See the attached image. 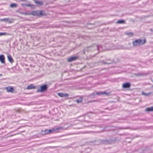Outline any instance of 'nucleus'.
<instances>
[{"label":"nucleus","mask_w":153,"mask_h":153,"mask_svg":"<svg viewBox=\"0 0 153 153\" xmlns=\"http://www.w3.org/2000/svg\"><path fill=\"white\" fill-rule=\"evenodd\" d=\"M35 2L36 4H39V5H42L43 4V2H42V1H35Z\"/></svg>","instance_id":"obj_16"},{"label":"nucleus","mask_w":153,"mask_h":153,"mask_svg":"<svg viewBox=\"0 0 153 153\" xmlns=\"http://www.w3.org/2000/svg\"><path fill=\"white\" fill-rule=\"evenodd\" d=\"M58 95L61 97H67L68 96V94L66 93L63 94L62 93H58Z\"/></svg>","instance_id":"obj_10"},{"label":"nucleus","mask_w":153,"mask_h":153,"mask_svg":"<svg viewBox=\"0 0 153 153\" xmlns=\"http://www.w3.org/2000/svg\"><path fill=\"white\" fill-rule=\"evenodd\" d=\"M38 16H42L43 15V12L42 10L38 11Z\"/></svg>","instance_id":"obj_17"},{"label":"nucleus","mask_w":153,"mask_h":153,"mask_svg":"<svg viewBox=\"0 0 153 153\" xmlns=\"http://www.w3.org/2000/svg\"><path fill=\"white\" fill-rule=\"evenodd\" d=\"M17 6V4L15 3H12L10 5V7L12 8L15 7H16Z\"/></svg>","instance_id":"obj_18"},{"label":"nucleus","mask_w":153,"mask_h":153,"mask_svg":"<svg viewBox=\"0 0 153 153\" xmlns=\"http://www.w3.org/2000/svg\"><path fill=\"white\" fill-rule=\"evenodd\" d=\"M142 94L146 96H148L150 94V93H145L144 92H142Z\"/></svg>","instance_id":"obj_22"},{"label":"nucleus","mask_w":153,"mask_h":153,"mask_svg":"<svg viewBox=\"0 0 153 153\" xmlns=\"http://www.w3.org/2000/svg\"><path fill=\"white\" fill-rule=\"evenodd\" d=\"M130 86V84L129 83H126L123 84V87L124 88H129Z\"/></svg>","instance_id":"obj_7"},{"label":"nucleus","mask_w":153,"mask_h":153,"mask_svg":"<svg viewBox=\"0 0 153 153\" xmlns=\"http://www.w3.org/2000/svg\"><path fill=\"white\" fill-rule=\"evenodd\" d=\"M146 43V40H142L140 39H137L134 41L132 43L133 45L134 46H140L143 45Z\"/></svg>","instance_id":"obj_1"},{"label":"nucleus","mask_w":153,"mask_h":153,"mask_svg":"<svg viewBox=\"0 0 153 153\" xmlns=\"http://www.w3.org/2000/svg\"><path fill=\"white\" fill-rule=\"evenodd\" d=\"M1 21H4L5 22L11 23L13 22V19H10L9 18H4L1 19Z\"/></svg>","instance_id":"obj_4"},{"label":"nucleus","mask_w":153,"mask_h":153,"mask_svg":"<svg viewBox=\"0 0 153 153\" xmlns=\"http://www.w3.org/2000/svg\"><path fill=\"white\" fill-rule=\"evenodd\" d=\"M108 94H109L108 93H106V92H98L96 93L95 94H94V95H102V94H105L107 95H108Z\"/></svg>","instance_id":"obj_8"},{"label":"nucleus","mask_w":153,"mask_h":153,"mask_svg":"<svg viewBox=\"0 0 153 153\" xmlns=\"http://www.w3.org/2000/svg\"><path fill=\"white\" fill-rule=\"evenodd\" d=\"M7 57L9 61L11 63H12L13 62V60L11 55L8 54Z\"/></svg>","instance_id":"obj_9"},{"label":"nucleus","mask_w":153,"mask_h":153,"mask_svg":"<svg viewBox=\"0 0 153 153\" xmlns=\"http://www.w3.org/2000/svg\"><path fill=\"white\" fill-rule=\"evenodd\" d=\"M21 1H25L26 0H21Z\"/></svg>","instance_id":"obj_26"},{"label":"nucleus","mask_w":153,"mask_h":153,"mask_svg":"<svg viewBox=\"0 0 153 153\" xmlns=\"http://www.w3.org/2000/svg\"><path fill=\"white\" fill-rule=\"evenodd\" d=\"M48 88L47 85H44L41 86L40 88L37 90V91L39 92H43L46 90Z\"/></svg>","instance_id":"obj_2"},{"label":"nucleus","mask_w":153,"mask_h":153,"mask_svg":"<svg viewBox=\"0 0 153 153\" xmlns=\"http://www.w3.org/2000/svg\"><path fill=\"white\" fill-rule=\"evenodd\" d=\"M30 14H31L33 15V16H38V11H33L32 12V13Z\"/></svg>","instance_id":"obj_13"},{"label":"nucleus","mask_w":153,"mask_h":153,"mask_svg":"<svg viewBox=\"0 0 153 153\" xmlns=\"http://www.w3.org/2000/svg\"><path fill=\"white\" fill-rule=\"evenodd\" d=\"M146 111H153V107H152L149 108H148L146 109Z\"/></svg>","instance_id":"obj_15"},{"label":"nucleus","mask_w":153,"mask_h":153,"mask_svg":"<svg viewBox=\"0 0 153 153\" xmlns=\"http://www.w3.org/2000/svg\"><path fill=\"white\" fill-rule=\"evenodd\" d=\"M6 33H0V36L2 35H6Z\"/></svg>","instance_id":"obj_24"},{"label":"nucleus","mask_w":153,"mask_h":153,"mask_svg":"<svg viewBox=\"0 0 153 153\" xmlns=\"http://www.w3.org/2000/svg\"><path fill=\"white\" fill-rule=\"evenodd\" d=\"M35 88V86L33 84H31L30 85L28 86L27 87V89H31Z\"/></svg>","instance_id":"obj_12"},{"label":"nucleus","mask_w":153,"mask_h":153,"mask_svg":"<svg viewBox=\"0 0 153 153\" xmlns=\"http://www.w3.org/2000/svg\"><path fill=\"white\" fill-rule=\"evenodd\" d=\"M82 101V99L81 98H80L79 99H76V101L78 103Z\"/></svg>","instance_id":"obj_21"},{"label":"nucleus","mask_w":153,"mask_h":153,"mask_svg":"<svg viewBox=\"0 0 153 153\" xmlns=\"http://www.w3.org/2000/svg\"><path fill=\"white\" fill-rule=\"evenodd\" d=\"M127 34L129 36H131L133 35V33H127Z\"/></svg>","instance_id":"obj_23"},{"label":"nucleus","mask_w":153,"mask_h":153,"mask_svg":"<svg viewBox=\"0 0 153 153\" xmlns=\"http://www.w3.org/2000/svg\"><path fill=\"white\" fill-rule=\"evenodd\" d=\"M6 89L7 91L8 92H13L14 91L13 88L10 86L6 88Z\"/></svg>","instance_id":"obj_5"},{"label":"nucleus","mask_w":153,"mask_h":153,"mask_svg":"<svg viewBox=\"0 0 153 153\" xmlns=\"http://www.w3.org/2000/svg\"><path fill=\"white\" fill-rule=\"evenodd\" d=\"M25 5L27 7H33L34 6L33 5L31 4L30 3L26 4H25Z\"/></svg>","instance_id":"obj_19"},{"label":"nucleus","mask_w":153,"mask_h":153,"mask_svg":"<svg viewBox=\"0 0 153 153\" xmlns=\"http://www.w3.org/2000/svg\"><path fill=\"white\" fill-rule=\"evenodd\" d=\"M77 58V56L72 57H70L68 59V61L69 62H71L76 60Z\"/></svg>","instance_id":"obj_11"},{"label":"nucleus","mask_w":153,"mask_h":153,"mask_svg":"<svg viewBox=\"0 0 153 153\" xmlns=\"http://www.w3.org/2000/svg\"><path fill=\"white\" fill-rule=\"evenodd\" d=\"M62 127H58L56 128H53L52 129H50L49 130H46L45 131V133L46 134H48L50 133L54 132L55 131L57 130H59L62 129Z\"/></svg>","instance_id":"obj_3"},{"label":"nucleus","mask_w":153,"mask_h":153,"mask_svg":"<svg viewBox=\"0 0 153 153\" xmlns=\"http://www.w3.org/2000/svg\"><path fill=\"white\" fill-rule=\"evenodd\" d=\"M124 22L125 21L123 20H120L117 22V23L118 24L124 23Z\"/></svg>","instance_id":"obj_20"},{"label":"nucleus","mask_w":153,"mask_h":153,"mask_svg":"<svg viewBox=\"0 0 153 153\" xmlns=\"http://www.w3.org/2000/svg\"><path fill=\"white\" fill-rule=\"evenodd\" d=\"M2 76V74H0V76Z\"/></svg>","instance_id":"obj_25"},{"label":"nucleus","mask_w":153,"mask_h":153,"mask_svg":"<svg viewBox=\"0 0 153 153\" xmlns=\"http://www.w3.org/2000/svg\"><path fill=\"white\" fill-rule=\"evenodd\" d=\"M94 47H95L96 49L98 51L101 50L100 49L101 48L102 46L101 45H95L94 46Z\"/></svg>","instance_id":"obj_14"},{"label":"nucleus","mask_w":153,"mask_h":153,"mask_svg":"<svg viewBox=\"0 0 153 153\" xmlns=\"http://www.w3.org/2000/svg\"><path fill=\"white\" fill-rule=\"evenodd\" d=\"M0 61L2 63H5V57L3 55H0Z\"/></svg>","instance_id":"obj_6"},{"label":"nucleus","mask_w":153,"mask_h":153,"mask_svg":"<svg viewBox=\"0 0 153 153\" xmlns=\"http://www.w3.org/2000/svg\"><path fill=\"white\" fill-rule=\"evenodd\" d=\"M104 64H106V63H104Z\"/></svg>","instance_id":"obj_27"}]
</instances>
